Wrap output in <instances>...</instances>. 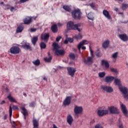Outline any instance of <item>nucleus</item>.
Returning a JSON list of instances; mask_svg holds the SVG:
<instances>
[{
	"label": "nucleus",
	"instance_id": "obj_1",
	"mask_svg": "<svg viewBox=\"0 0 128 128\" xmlns=\"http://www.w3.org/2000/svg\"><path fill=\"white\" fill-rule=\"evenodd\" d=\"M114 82L116 86H119V90H120L121 92L124 94V98L126 100L128 99V88L125 87H122L120 84V80L118 78H116L114 80Z\"/></svg>",
	"mask_w": 128,
	"mask_h": 128
},
{
	"label": "nucleus",
	"instance_id": "obj_2",
	"mask_svg": "<svg viewBox=\"0 0 128 128\" xmlns=\"http://www.w3.org/2000/svg\"><path fill=\"white\" fill-rule=\"evenodd\" d=\"M80 26V24H74V22L72 21L68 22L67 24L68 30H77L78 32H80V29L78 28Z\"/></svg>",
	"mask_w": 128,
	"mask_h": 128
},
{
	"label": "nucleus",
	"instance_id": "obj_3",
	"mask_svg": "<svg viewBox=\"0 0 128 128\" xmlns=\"http://www.w3.org/2000/svg\"><path fill=\"white\" fill-rule=\"evenodd\" d=\"M52 46L55 50V54L56 56H64V50H59L58 48H60V46L56 42H55L53 43Z\"/></svg>",
	"mask_w": 128,
	"mask_h": 128
},
{
	"label": "nucleus",
	"instance_id": "obj_4",
	"mask_svg": "<svg viewBox=\"0 0 128 128\" xmlns=\"http://www.w3.org/2000/svg\"><path fill=\"white\" fill-rule=\"evenodd\" d=\"M72 16L75 20H80L82 18V12L80 9H76L72 12Z\"/></svg>",
	"mask_w": 128,
	"mask_h": 128
},
{
	"label": "nucleus",
	"instance_id": "obj_5",
	"mask_svg": "<svg viewBox=\"0 0 128 128\" xmlns=\"http://www.w3.org/2000/svg\"><path fill=\"white\" fill-rule=\"evenodd\" d=\"M20 49L16 46H12L10 48V52L13 54H20Z\"/></svg>",
	"mask_w": 128,
	"mask_h": 128
},
{
	"label": "nucleus",
	"instance_id": "obj_6",
	"mask_svg": "<svg viewBox=\"0 0 128 128\" xmlns=\"http://www.w3.org/2000/svg\"><path fill=\"white\" fill-rule=\"evenodd\" d=\"M90 52L92 57H88L87 60L84 61V62H85V64H92V56H94V51H92V49H90Z\"/></svg>",
	"mask_w": 128,
	"mask_h": 128
},
{
	"label": "nucleus",
	"instance_id": "obj_7",
	"mask_svg": "<svg viewBox=\"0 0 128 128\" xmlns=\"http://www.w3.org/2000/svg\"><path fill=\"white\" fill-rule=\"evenodd\" d=\"M108 110L111 114H118V108L116 107L113 106L108 107Z\"/></svg>",
	"mask_w": 128,
	"mask_h": 128
},
{
	"label": "nucleus",
	"instance_id": "obj_8",
	"mask_svg": "<svg viewBox=\"0 0 128 128\" xmlns=\"http://www.w3.org/2000/svg\"><path fill=\"white\" fill-rule=\"evenodd\" d=\"M67 70L70 76H74V72H76V68L68 67L67 68Z\"/></svg>",
	"mask_w": 128,
	"mask_h": 128
},
{
	"label": "nucleus",
	"instance_id": "obj_9",
	"mask_svg": "<svg viewBox=\"0 0 128 128\" xmlns=\"http://www.w3.org/2000/svg\"><path fill=\"white\" fill-rule=\"evenodd\" d=\"M74 112L76 114H82V108L76 106L74 107Z\"/></svg>",
	"mask_w": 128,
	"mask_h": 128
},
{
	"label": "nucleus",
	"instance_id": "obj_10",
	"mask_svg": "<svg viewBox=\"0 0 128 128\" xmlns=\"http://www.w3.org/2000/svg\"><path fill=\"white\" fill-rule=\"evenodd\" d=\"M22 46L24 48V50H30V44L26 42V41H23L22 42Z\"/></svg>",
	"mask_w": 128,
	"mask_h": 128
},
{
	"label": "nucleus",
	"instance_id": "obj_11",
	"mask_svg": "<svg viewBox=\"0 0 128 128\" xmlns=\"http://www.w3.org/2000/svg\"><path fill=\"white\" fill-rule=\"evenodd\" d=\"M108 114V110H98V114L99 116H106V114Z\"/></svg>",
	"mask_w": 128,
	"mask_h": 128
},
{
	"label": "nucleus",
	"instance_id": "obj_12",
	"mask_svg": "<svg viewBox=\"0 0 128 128\" xmlns=\"http://www.w3.org/2000/svg\"><path fill=\"white\" fill-rule=\"evenodd\" d=\"M90 44V42H88L86 40H82L78 45V50H80V48H82V46H84V44Z\"/></svg>",
	"mask_w": 128,
	"mask_h": 128
},
{
	"label": "nucleus",
	"instance_id": "obj_13",
	"mask_svg": "<svg viewBox=\"0 0 128 128\" xmlns=\"http://www.w3.org/2000/svg\"><path fill=\"white\" fill-rule=\"evenodd\" d=\"M21 110H22V114H23L24 116V120H26V116H28V112L26 109L24 107H22L21 108Z\"/></svg>",
	"mask_w": 128,
	"mask_h": 128
},
{
	"label": "nucleus",
	"instance_id": "obj_14",
	"mask_svg": "<svg viewBox=\"0 0 128 128\" xmlns=\"http://www.w3.org/2000/svg\"><path fill=\"white\" fill-rule=\"evenodd\" d=\"M72 100L71 96H67L64 102H63V104L64 106H68L70 104V100Z\"/></svg>",
	"mask_w": 128,
	"mask_h": 128
},
{
	"label": "nucleus",
	"instance_id": "obj_15",
	"mask_svg": "<svg viewBox=\"0 0 128 128\" xmlns=\"http://www.w3.org/2000/svg\"><path fill=\"white\" fill-rule=\"evenodd\" d=\"M121 108L124 116H128V110H126V106H124V104H122Z\"/></svg>",
	"mask_w": 128,
	"mask_h": 128
},
{
	"label": "nucleus",
	"instance_id": "obj_16",
	"mask_svg": "<svg viewBox=\"0 0 128 128\" xmlns=\"http://www.w3.org/2000/svg\"><path fill=\"white\" fill-rule=\"evenodd\" d=\"M102 12H103L104 16L106 18H108V20H112V16H110V12H108V10H104Z\"/></svg>",
	"mask_w": 128,
	"mask_h": 128
},
{
	"label": "nucleus",
	"instance_id": "obj_17",
	"mask_svg": "<svg viewBox=\"0 0 128 128\" xmlns=\"http://www.w3.org/2000/svg\"><path fill=\"white\" fill-rule=\"evenodd\" d=\"M119 38L123 40V42H126L128 40V37L126 34H122L119 35Z\"/></svg>",
	"mask_w": 128,
	"mask_h": 128
},
{
	"label": "nucleus",
	"instance_id": "obj_18",
	"mask_svg": "<svg viewBox=\"0 0 128 128\" xmlns=\"http://www.w3.org/2000/svg\"><path fill=\"white\" fill-rule=\"evenodd\" d=\"M7 98L8 100L11 102H18L12 96V94H10L8 96Z\"/></svg>",
	"mask_w": 128,
	"mask_h": 128
},
{
	"label": "nucleus",
	"instance_id": "obj_19",
	"mask_svg": "<svg viewBox=\"0 0 128 128\" xmlns=\"http://www.w3.org/2000/svg\"><path fill=\"white\" fill-rule=\"evenodd\" d=\"M102 88L103 90H106V92H112L114 90H112L111 87H108L106 86H102Z\"/></svg>",
	"mask_w": 128,
	"mask_h": 128
},
{
	"label": "nucleus",
	"instance_id": "obj_20",
	"mask_svg": "<svg viewBox=\"0 0 128 128\" xmlns=\"http://www.w3.org/2000/svg\"><path fill=\"white\" fill-rule=\"evenodd\" d=\"M24 22L25 24H28L32 22V17H26L24 20Z\"/></svg>",
	"mask_w": 128,
	"mask_h": 128
},
{
	"label": "nucleus",
	"instance_id": "obj_21",
	"mask_svg": "<svg viewBox=\"0 0 128 128\" xmlns=\"http://www.w3.org/2000/svg\"><path fill=\"white\" fill-rule=\"evenodd\" d=\"M48 38H50V34H42L41 36V38L42 40H46V42H48Z\"/></svg>",
	"mask_w": 128,
	"mask_h": 128
},
{
	"label": "nucleus",
	"instance_id": "obj_22",
	"mask_svg": "<svg viewBox=\"0 0 128 128\" xmlns=\"http://www.w3.org/2000/svg\"><path fill=\"white\" fill-rule=\"evenodd\" d=\"M102 66H105L106 68H110V64H108V62L106 60H102Z\"/></svg>",
	"mask_w": 128,
	"mask_h": 128
},
{
	"label": "nucleus",
	"instance_id": "obj_23",
	"mask_svg": "<svg viewBox=\"0 0 128 128\" xmlns=\"http://www.w3.org/2000/svg\"><path fill=\"white\" fill-rule=\"evenodd\" d=\"M109 44H110V40H106L103 42L102 46L104 48H108Z\"/></svg>",
	"mask_w": 128,
	"mask_h": 128
},
{
	"label": "nucleus",
	"instance_id": "obj_24",
	"mask_svg": "<svg viewBox=\"0 0 128 128\" xmlns=\"http://www.w3.org/2000/svg\"><path fill=\"white\" fill-rule=\"evenodd\" d=\"M52 32L56 33L58 32V26L56 24H54L52 26Z\"/></svg>",
	"mask_w": 128,
	"mask_h": 128
},
{
	"label": "nucleus",
	"instance_id": "obj_25",
	"mask_svg": "<svg viewBox=\"0 0 128 128\" xmlns=\"http://www.w3.org/2000/svg\"><path fill=\"white\" fill-rule=\"evenodd\" d=\"M114 80V77L113 76H107L106 78V82H110Z\"/></svg>",
	"mask_w": 128,
	"mask_h": 128
},
{
	"label": "nucleus",
	"instance_id": "obj_26",
	"mask_svg": "<svg viewBox=\"0 0 128 128\" xmlns=\"http://www.w3.org/2000/svg\"><path fill=\"white\" fill-rule=\"evenodd\" d=\"M72 120H74V119H72V117L70 116H68L67 117V122L69 124H72Z\"/></svg>",
	"mask_w": 128,
	"mask_h": 128
},
{
	"label": "nucleus",
	"instance_id": "obj_27",
	"mask_svg": "<svg viewBox=\"0 0 128 128\" xmlns=\"http://www.w3.org/2000/svg\"><path fill=\"white\" fill-rule=\"evenodd\" d=\"M34 128H38V120H33Z\"/></svg>",
	"mask_w": 128,
	"mask_h": 128
},
{
	"label": "nucleus",
	"instance_id": "obj_28",
	"mask_svg": "<svg viewBox=\"0 0 128 128\" xmlns=\"http://www.w3.org/2000/svg\"><path fill=\"white\" fill-rule=\"evenodd\" d=\"M0 4L1 6H3V8H4V10H10V6L8 4L6 5H4V2H1L0 3Z\"/></svg>",
	"mask_w": 128,
	"mask_h": 128
},
{
	"label": "nucleus",
	"instance_id": "obj_29",
	"mask_svg": "<svg viewBox=\"0 0 128 128\" xmlns=\"http://www.w3.org/2000/svg\"><path fill=\"white\" fill-rule=\"evenodd\" d=\"M88 18L90 20H94V16L92 13H88L87 15Z\"/></svg>",
	"mask_w": 128,
	"mask_h": 128
},
{
	"label": "nucleus",
	"instance_id": "obj_30",
	"mask_svg": "<svg viewBox=\"0 0 128 128\" xmlns=\"http://www.w3.org/2000/svg\"><path fill=\"white\" fill-rule=\"evenodd\" d=\"M38 36H34L33 38L32 44H33L34 46H36V42H38Z\"/></svg>",
	"mask_w": 128,
	"mask_h": 128
},
{
	"label": "nucleus",
	"instance_id": "obj_31",
	"mask_svg": "<svg viewBox=\"0 0 128 128\" xmlns=\"http://www.w3.org/2000/svg\"><path fill=\"white\" fill-rule=\"evenodd\" d=\"M63 8L65 10L66 12H70L72 10L70 9V8L69 7V6H63Z\"/></svg>",
	"mask_w": 128,
	"mask_h": 128
},
{
	"label": "nucleus",
	"instance_id": "obj_32",
	"mask_svg": "<svg viewBox=\"0 0 128 128\" xmlns=\"http://www.w3.org/2000/svg\"><path fill=\"white\" fill-rule=\"evenodd\" d=\"M23 30H24V27H22V26H18L17 28L16 32H18V33L22 32Z\"/></svg>",
	"mask_w": 128,
	"mask_h": 128
},
{
	"label": "nucleus",
	"instance_id": "obj_33",
	"mask_svg": "<svg viewBox=\"0 0 128 128\" xmlns=\"http://www.w3.org/2000/svg\"><path fill=\"white\" fill-rule=\"evenodd\" d=\"M35 66H40V60H37L35 61H34L33 62Z\"/></svg>",
	"mask_w": 128,
	"mask_h": 128
},
{
	"label": "nucleus",
	"instance_id": "obj_34",
	"mask_svg": "<svg viewBox=\"0 0 128 128\" xmlns=\"http://www.w3.org/2000/svg\"><path fill=\"white\" fill-rule=\"evenodd\" d=\"M9 114L10 118H12V106H10L9 107Z\"/></svg>",
	"mask_w": 128,
	"mask_h": 128
},
{
	"label": "nucleus",
	"instance_id": "obj_35",
	"mask_svg": "<svg viewBox=\"0 0 128 128\" xmlns=\"http://www.w3.org/2000/svg\"><path fill=\"white\" fill-rule=\"evenodd\" d=\"M44 60L46 62H50V61L52 60V57H49L48 58H45Z\"/></svg>",
	"mask_w": 128,
	"mask_h": 128
},
{
	"label": "nucleus",
	"instance_id": "obj_36",
	"mask_svg": "<svg viewBox=\"0 0 128 128\" xmlns=\"http://www.w3.org/2000/svg\"><path fill=\"white\" fill-rule=\"evenodd\" d=\"M40 46L41 48H46V44H44V42H42L40 44Z\"/></svg>",
	"mask_w": 128,
	"mask_h": 128
},
{
	"label": "nucleus",
	"instance_id": "obj_37",
	"mask_svg": "<svg viewBox=\"0 0 128 128\" xmlns=\"http://www.w3.org/2000/svg\"><path fill=\"white\" fill-rule=\"evenodd\" d=\"M98 74L100 78H104L106 76V73L104 72H100Z\"/></svg>",
	"mask_w": 128,
	"mask_h": 128
},
{
	"label": "nucleus",
	"instance_id": "obj_38",
	"mask_svg": "<svg viewBox=\"0 0 128 128\" xmlns=\"http://www.w3.org/2000/svg\"><path fill=\"white\" fill-rule=\"evenodd\" d=\"M76 40H82V36L80 34H78L76 36Z\"/></svg>",
	"mask_w": 128,
	"mask_h": 128
},
{
	"label": "nucleus",
	"instance_id": "obj_39",
	"mask_svg": "<svg viewBox=\"0 0 128 128\" xmlns=\"http://www.w3.org/2000/svg\"><path fill=\"white\" fill-rule=\"evenodd\" d=\"M69 56L70 58H72V60L76 58V56L74 54H70Z\"/></svg>",
	"mask_w": 128,
	"mask_h": 128
},
{
	"label": "nucleus",
	"instance_id": "obj_40",
	"mask_svg": "<svg viewBox=\"0 0 128 128\" xmlns=\"http://www.w3.org/2000/svg\"><path fill=\"white\" fill-rule=\"evenodd\" d=\"M122 8L123 10H126V8H128V4H122Z\"/></svg>",
	"mask_w": 128,
	"mask_h": 128
},
{
	"label": "nucleus",
	"instance_id": "obj_41",
	"mask_svg": "<svg viewBox=\"0 0 128 128\" xmlns=\"http://www.w3.org/2000/svg\"><path fill=\"white\" fill-rule=\"evenodd\" d=\"M9 10H10V12H15V10H16V8L14 7L10 6V8H9Z\"/></svg>",
	"mask_w": 128,
	"mask_h": 128
},
{
	"label": "nucleus",
	"instance_id": "obj_42",
	"mask_svg": "<svg viewBox=\"0 0 128 128\" xmlns=\"http://www.w3.org/2000/svg\"><path fill=\"white\" fill-rule=\"evenodd\" d=\"M110 70L112 72H116V74L118 73V70L116 69H115V68H112L110 69Z\"/></svg>",
	"mask_w": 128,
	"mask_h": 128
},
{
	"label": "nucleus",
	"instance_id": "obj_43",
	"mask_svg": "<svg viewBox=\"0 0 128 128\" xmlns=\"http://www.w3.org/2000/svg\"><path fill=\"white\" fill-rule=\"evenodd\" d=\"M90 6H91V8H96V4H94V3L90 4Z\"/></svg>",
	"mask_w": 128,
	"mask_h": 128
},
{
	"label": "nucleus",
	"instance_id": "obj_44",
	"mask_svg": "<svg viewBox=\"0 0 128 128\" xmlns=\"http://www.w3.org/2000/svg\"><path fill=\"white\" fill-rule=\"evenodd\" d=\"M112 58H118V52H116L112 55Z\"/></svg>",
	"mask_w": 128,
	"mask_h": 128
},
{
	"label": "nucleus",
	"instance_id": "obj_45",
	"mask_svg": "<svg viewBox=\"0 0 128 128\" xmlns=\"http://www.w3.org/2000/svg\"><path fill=\"white\" fill-rule=\"evenodd\" d=\"M60 38H62V36H58L56 38V42H60Z\"/></svg>",
	"mask_w": 128,
	"mask_h": 128
},
{
	"label": "nucleus",
	"instance_id": "obj_46",
	"mask_svg": "<svg viewBox=\"0 0 128 128\" xmlns=\"http://www.w3.org/2000/svg\"><path fill=\"white\" fill-rule=\"evenodd\" d=\"M13 110H18V107L16 106L13 105L12 106Z\"/></svg>",
	"mask_w": 128,
	"mask_h": 128
},
{
	"label": "nucleus",
	"instance_id": "obj_47",
	"mask_svg": "<svg viewBox=\"0 0 128 128\" xmlns=\"http://www.w3.org/2000/svg\"><path fill=\"white\" fill-rule=\"evenodd\" d=\"M28 0H20V4H24V2H28Z\"/></svg>",
	"mask_w": 128,
	"mask_h": 128
},
{
	"label": "nucleus",
	"instance_id": "obj_48",
	"mask_svg": "<svg viewBox=\"0 0 128 128\" xmlns=\"http://www.w3.org/2000/svg\"><path fill=\"white\" fill-rule=\"evenodd\" d=\"M95 128H103L102 126L100 125V124H96L95 126Z\"/></svg>",
	"mask_w": 128,
	"mask_h": 128
},
{
	"label": "nucleus",
	"instance_id": "obj_49",
	"mask_svg": "<svg viewBox=\"0 0 128 128\" xmlns=\"http://www.w3.org/2000/svg\"><path fill=\"white\" fill-rule=\"evenodd\" d=\"M12 126H14V128H16V124L14 122H13V124H12Z\"/></svg>",
	"mask_w": 128,
	"mask_h": 128
},
{
	"label": "nucleus",
	"instance_id": "obj_50",
	"mask_svg": "<svg viewBox=\"0 0 128 128\" xmlns=\"http://www.w3.org/2000/svg\"><path fill=\"white\" fill-rule=\"evenodd\" d=\"M68 38V42H74V39L72 38Z\"/></svg>",
	"mask_w": 128,
	"mask_h": 128
},
{
	"label": "nucleus",
	"instance_id": "obj_51",
	"mask_svg": "<svg viewBox=\"0 0 128 128\" xmlns=\"http://www.w3.org/2000/svg\"><path fill=\"white\" fill-rule=\"evenodd\" d=\"M118 126L119 128H124V126H122V124L121 123L118 124Z\"/></svg>",
	"mask_w": 128,
	"mask_h": 128
},
{
	"label": "nucleus",
	"instance_id": "obj_52",
	"mask_svg": "<svg viewBox=\"0 0 128 128\" xmlns=\"http://www.w3.org/2000/svg\"><path fill=\"white\" fill-rule=\"evenodd\" d=\"M64 43L66 44L68 43V38L65 40V41L64 42Z\"/></svg>",
	"mask_w": 128,
	"mask_h": 128
},
{
	"label": "nucleus",
	"instance_id": "obj_53",
	"mask_svg": "<svg viewBox=\"0 0 128 128\" xmlns=\"http://www.w3.org/2000/svg\"><path fill=\"white\" fill-rule=\"evenodd\" d=\"M6 104V101L2 100V102H0V104Z\"/></svg>",
	"mask_w": 128,
	"mask_h": 128
},
{
	"label": "nucleus",
	"instance_id": "obj_54",
	"mask_svg": "<svg viewBox=\"0 0 128 128\" xmlns=\"http://www.w3.org/2000/svg\"><path fill=\"white\" fill-rule=\"evenodd\" d=\"M8 118V115H5L4 117V120H6Z\"/></svg>",
	"mask_w": 128,
	"mask_h": 128
},
{
	"label": "nucleus",
	"instance_id": "obj_55",
	"mask_svg": "<svg viewBox=\"0 0 128 128\" xmlns=\"http://www.w3.org/2000/svg\"><path fill=\"white\" fill-rule=\"evenodd\" d=\"M58 26H62V24H60V23H58Z\"/></svg>",
	"mask_w": 128,
	"mask_h": 128
},
{
	"label": "nucleus",
	"instance_id": "obj_56",
	"mask_svg": "<svg viewBox=\"0 0 128 128\" xmlns=\"http://www.w3.org/2000/svg\"><path fill=\"white\" fill-rule=\"evenodd\" d=\"M53 128H58V127H56V124H53Z\"/></svg>",
	"mask_w": 128,
	"mask_h": 128
},
{
	"label": "nucleus",
	"instance_id": "obj_57",
	"mask_svg": "<svg viewBox=\"0 0 128 128\" xmlns=\"http://www.w3.org/2000/svg\"><path fill=\"white\" fill-rule=\"evenodd\" d=\"M82 50H86V46H82Z\"/></svg>",
	"mask_w": 128,
	"mask_h": 128
},
{
	"label": "nucleus",
	"instance_id": "obj_58",
	"mask_svg": "<svg viewBox=\"0 0 128 128\" xmlns=\"http://www.w3.org/2000/svg\"><path fill=\"white\" fill-rule=\"evenodd\" d=\"M114 10H116V12H118V8H115Z\"/></svg>",
	"mask_w": 128,
	"mask_h": 128
},
{
	"label": "nucleus",
	"instance_id": "obj_59",
	"mask_svg": "<svg viewBox=\"0 0 128 128\" xmlns=\"http://www.w3.org/2000/svg\"><path fill=\"white\" fill-rule=\"evenodd\" d=\"M36 28H33L32 32H36Z\"/></svg>",
	"mask_w": 128,
	"mask_h": 128
},
{
	"label": "nucleus",
	"instance_id": "obj_60",
	"mask_svg": "<svg viewBox=\"0 0 128 128\" xmlns=\"http://www.w3.org/2000/svg\"><path fill=\"white\" fill-rule=\"evenodd\" d=\"M30 32H32V28H30Z\"/></svg>",
	"mask_w": 128,
	"mask_h": 128
},
{
	"label": "nucleus",
	"instance_id": "obj_61",
	"mask_svg": "<svg viewBox=\"0 0 128 128\" xmlns=\"http://www.w3.org/2000/svg\"><path fill=\"white\" fill-rule=\"evenodd\" d=\"M24 96H26V93H24Z\"/></svg>",
	"mask_w": 128,
	"mask_h": 128
},
{
	"label": "nucleus",
	"instance_id": "obj_62",
	"mask_svg": "<svg viewBox=\"0 0 128 128\" xmlns=\"http://www.w3.org/2000/svg\"><path fill=\"white\" fill-rule=\"evenodd\" d=\"M96 56H98V54H96Z\"/></svg>",
	"mask_w": 128,
	"mask_h": 128
},
{
	"label": "nucleus",
	"instance_id": "obj_63",
	"mask_svg": "<svg viewBox=\"0 0 128 128\" xmlns=\"http://www.w3.org/2000/svg\"><path fill=\"white\" fill-rule=\"evenodd\" d=\"M6 90H8V88H6Z\"/></svg>",
	"mask_w": 128,
	"mask_h": 128
}]
</instances>
